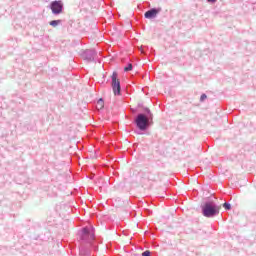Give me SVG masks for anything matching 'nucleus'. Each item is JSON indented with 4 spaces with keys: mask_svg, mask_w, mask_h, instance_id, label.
Wrapping results in <instances>:
<instances>
[{
    "mask_svg": "<svg viewBox=\"0 0 256 256\" xmlns=\"http://www.w3.org/2000/svg\"><path fill=\"white\" fill-rule=\"evenodd\" d=\"M220 209L221 207L214 205L213 202H208L202 207V214L208 218L215 217V215H219Z\"/></svg>",
    "mask_w": 256,
    "mask_h": 256,
    "instance_id": "obj_1",
    "label": "nucleus"
},
{
    "mask_svg": "<svg viewBox=\"0 0 256 256\" xmlns=\"http://www.w3.org/2000/svg\"><path fill=\"white\" fill-rule=\"evenodd\" d=\"M112 89L114 95H121V81L118 78L117 72L112 74Z\"/></svg>",
    "mask_w": 256,
    "mask_h": 256,
    "instance_id": "obj_2",
    "label": "nucleus"
},
{
    "mask_svg": "<svg viewBox=\"0 0 256 256\" xmlns=\"http://www.w3.org/2000/svg\"><path fill=\"white\" fill-rule=\"evenodd\" d=\"M136 125L140 131H145V129H147V125H149V118L143 114H139L136 118Z\"/></svg>",
    "mask_w": 256,
    "mask_h": 256,
    "instance_id": "obj_3",
    "label": "nucleus"
},
{
    "mask_svg": "<svg viewBox=\"0 0 256 256\" xmlns=\"http://www.w3.org/2000/svg\"><path fill=\"white\" fill-rule=\"evenodd\" d=\"M95 239V232L93 228H84L82 230V240L83 241H93Z\"/></svg>",
    "mask_w": 256,
    "mask_h": 256,
    "instance_id": "obj_4",
    "label": "nucleus"
},
{
    "mask_svg": "<svg viewBox=\"0 0 256 256\" xmlns=\"http://www.w3.org/2000/svg\"><path fill=\"white\" fill-rule=\"evenodd\" d=\"M52 13L59 15L63 11V3L61 1H54L51 3Z\"/></svg>",
    "mask_w": 256,
    "mask_h": 256,
    "instance_id": "obj_5",
    "label": "nucleus"
},
{
    "mask_svg": "<svg viewBox=\"0 0 256 256\" xmlns=\"http://www.w3.org/2000/svg\"><path fill=\"white\" fill-rule=\"evenodd\" d=\"M159 13V10L157 9H151L149 11H147L145 14H144V17L146 19H153L155 17H157V14Z\"/></svg>",
    "mask_w": 256,
    "mask_h": 256,
    "instance_id": "obj_6",
    "label": "nucleus"
},
{
    "mask_svg": "<svg viewBox=\"0 0 256 256\" xmlns=\"http://www.w3.org/2000/svg\"><path fill=\"white\" fill-rule=\"evenodd\" d=\"M105 107V102L103 99L98 100L97 102V109H103Z\"/></svg>",
    "mask_w": 256,
    "mask_h": 256,
    "instance_id": "obj_7",
    "label": "nucleus"
},
{
    "mask_svg": "<svg viewBox=\"0 0 256 256\" xmlns=\"http://www.w3.org/2000/svg\"><path fill=\"white\" fill-rule=\"evenodd\" d=\"M59 23H61V20H53L50 22V25L52 27H57V25H59Z\"/></svg>",
    "mask_w": 256,
    "mask_h": 256,
    "instance_id": "obj_8",
    "label": "nucleus"
},
{
    "mask_svg": "<svg viewBox=\"0 0 256 256\" xmlns=\"http://www.w3.org/2000/svg\"><path fill=\"white\" fill-rule=\"evenodd\" d=\"M133 70V64H128L127 67L124 68V71H132Z\"/></svg>",
    "mask_w": 256,
    "mask_h": 256,
    "instance_id": "obj_9",
    "label": "nucleus"
},
{
    "mask_svg": "<svg viewBox=\"0 0 256 256\" xmlns=\"http://www.w3.org/2000/svg\"><path fill=\"white\" fill-rule=\"evenodd\" d=\"M223 207H224V209H226L227 211H229V209H231V204H229V203H224V204H223Z\"/></svg>",
    "mask_w": 256,
    "mask_h": 256,
    "instance_id": "obj_10",
    "label": "nucleus"
},
{
    "mask_svg": "<svg viewBox=\"0 0 256 256\" xmlns=\"http://www.w3.org/2000/svg\"><path fill=\"white\" fill-rule=\"evenodd\" d=\"M142 256H151V252L149 250H146L142 253Z\"/></svg>",
    "mask_w": 256,
    "mask_h": 256,
    "instance_id": "obj_11",
    "label": "nucleus"
},
{
    "mask_svg": "<svg viewBox=\"0 0 256 256\" xmlns=\"http://www.w3.org/2000/svg\"><path fill=\"white\" fill-rule=\"evenodd\" d=\"M205 99H207V95L206 94H202L200 97V101H204Z\"/></svg>",
    "mask_w": 256,
    "mask_h": 256,
    "instance_id": "obj_12",
    "label": "nucleus"
},
{
    "mask_svg": "<svg viewBox=\"0 0 256 256\" xmlns=\"http://www.w3.org/2000/svg\"><path fill=\"white\" fill-rule=\"evenodd\" d=\"M208 1V3H215V1H217V0H207Z\"/></svg>",
    "mask_w": 256,
    "mask_h": 256,
    "instance_id": "obj_13",
    "label": "nucleus"
}]
</instances>
